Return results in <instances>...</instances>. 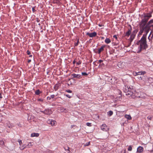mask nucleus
<instances>
[{
	"mask_svg": "<svg viewBox=\"0 0 153 153\" xmlns=\"http://www.w3.org/2000/svg\"><path fill=\"white\" fill-rule=\"evenodd\" d=\"M146 38V35H143L141 39L137 42L140 48V51H141L142 49H146L148 47Z\"/></svg>",
	"mask_w": 153,
	"mask_h": 153,
	"instance_id": "obj_1",
	"label": "nucleus"
},
{
	"mask_svg": "<svg viewBox=\"0 0 153 153\" xmlns=\"http://www.w3.org/2000/svg\"><path fill=\"white\" fill-rule=\"evenodd\" d=\"M139 26L140 29H141L142 30H143L145 33L143 35H146V36L150 29V27L147 23L142 22H140Z\"/></svg>",
	"mask_w": 153,
	"mask_h": 153,
	"instance_id": "obj_2",
	"label": "nucleus"
},
{
	"mask_svg": "<svg viewBox=\"0 0 153 153\" xmlns=\"http://www.w3.org/2000/svg\"><path fill=\"white\" fill-rule=\"evenodd\" d=\"M152 17L151 13H145L142 15V19L140 22L147 23L149 19Z\"/></svg>",
	"mask_w": 153,
	"mask_h": 153,
	"instance_id": "obj_3",
	"label": "nucleus"
},
{
	"mask_svg": "<svg viewBox=\"0 0 153 153\" xmlns=\"http://www.w3.org/2000/svg\"><path fill=\"white\" fill-rule=\"evenodd\" d=\"M47 122L48 124L51 125L52 126H55L56 124V121L51 119L48 120L47 121Z\"/></svg>",
	"mask_w": 153,
	"mask_h": 153,
	"instance_id": "obj_4",
	"label": "nucleus"
},
{
	"mask_svg": "<svg viewBox=\"0 0 153 153\" xmlns=\"http://www.w3.org/2000/svg\"><path fill=\"white\" fill-rule=\"evenodd\" d=\"M41 111L45 114L48 115H50L52 113L51 110L49 109H46L43 111Z\"/></svg>",
	"mask_w": 153,
	"mask_h": 153,
	"instance_id": "obj_5",
	"label": "nucleus"
},
{
	"mask_svg": "<svg viewBox=\"0 0 153 153\" xmlns=\"http://www.w3.org/2000/svg\"><path fill=\"white\" fill-rule=\"evenodd\" d=\"M134 90L133 89L130 90H128V92H127V93L126 94V95H131L132 97L134 98Z\"/></svg>",
	"mask_w": 153,
	"mask_h": 153,
	"instance_id": "obj_6",
	"label": "nucleus"
},
{
	"mask_svg": "<svg viewBox=\"0 0 153 153\" xmlns=\"http://www.w3.org/2000/svg\"><path fill=\"white\" fill-rule=\"evenodd\" d=\"M101 128L104 131H107L109 130V128L105 124H103L101 126Z\"/></svg>",
	"mask_w": 153,
	"mask_h": 153,
	"instance_id": "obj_7",
	"label": "nucleus"
},
{
	"mask_svg": "<svg viewBox=\"0 0 153 153\" xmlns=\"http://www.w3.org/2000/svg\"><path fill=\"white\" fill-rule=\"evenodd\" d=\"M86 34L90 37H93L96 36L97 35V33L96 32H94L91 33L87 32L86 33Z\"/></svg>",
	"mask_w": 153,
	"mask_h": 153,
	"instance_id": "obj_8",
	"label": "nucleus"
},
{
	"mask_svg": "<svg viewBox=\"0 0 153 153\" xmlns=\"http://www.w3.org/2000/svg\"><path fill=\"white\" fill-rule=\"evenodd\" d=\"M132 29V27L130 25V28L128 29V31L126 33L125 36L128 37L131 33Z\"/></svg>",
	"mask_w": 153,
	"mask_h": 153,
	"instance_id": "obj_9",
	"label": "nucleus"
},
{
	"mask_svg": "<svg viewBox=\"0 0 153 153\" xmlns=\"http://www.w3.org/2000/svg\"><path fill=\"white\" fill-rule=\"evenodd\" d=\"M136 34V32L135 31H133V33L131 34L130 37V41H131L134 38Z\"/></svg>",
	"mask_w": 153,
	"mask_h": 153,
	"instance_id": "obj_10",
	"label": "nucleus"
},
{
	"mask_svg": "<svg viewBox=\"0 0 153 153\" xmlns=\"http://www.w3.org/2000/svg\"><path fill=\"white\" fill-rule=\"evenodd\" d=\"M71 76H73V78H76L79 79L81 78V75L79 74H71Z\"/></svg>",
	"mask_w": 153,
	"mask_h": 153,
	"instance_id": "obj_11",
	"label": "nucleus"
},
{
	"mask_svg": "<svg viewBox=\"0 0 153 153\" xmlns=\"http://www.w3.org/2000/svg\"><path fill=\"white\" fill-rule=\"evenodd\" d=\"M143 148L141 146H139L137 148V152L139 153H141L143 152Z\"/></svg>",
	"mask_w": 153,
	"mask_h": 153,
	"instance_id": "obj_12",
	"label": "nucleus"
},
{
	"mask_svg": "<svg viewBox=\"0 0 153 153\" xmlns=\"http://www.w3.org/2000/svg\"><path fill=\"white\" fill-rule=\"evenodd\" d=\"M105 47V45H103L100 48L98 49V54H100L102 51L104 50V49Z\"/></svg>",
	"mask_w": 153,
	"mask_h": 153,
	"instance_id": "obj_13",
	"label": "nucleus"
},
{
	"mask_svg": "<svg viewBox=\"0 0 153 153\" xmlns=\"http://www.w3.org/2000/svg\"><path fill=\"white\" fill-rule=\"evenodd\" d=\"M139 94H140H140L139 93H136L135 92V91H134V96L139 98L142 97Z\"/></svg>",
	"mask_w": 153,
	"mask_h": 153,
	"instance_id": "obj_14",
	"label": "nucleus"
},
{
	"mask_svg": "<svg viewBox=\"0 0 153 153\" xmlns=\"http://www.w3.org/2000/svg\"><path fill=\"white\" fill-rule=\"evenodd\" d=\"M153 23V19H152L150 20L147 23V24L150 27H152V24Z\"/></svg>",
	"mask_w": 153,
	"mask_h": 153,
	"instance_id": "obj_15",
	"label": "nucleus"
},
{
	"mask_svg": "<svg viewBox=\"0 0 153 153\" xmlns=\"http://www.w3.org/2000/svg\"><path fill=\"white\" fill-rule=\"evenodd\" d=\"M123 91L125 92L126 93L129 90V89L128 87H126V86H125L123 88Z\"/></svg>",
	"mask_w": 153,
	"mask_h": 153,
	"instance_id": "obj_16",
	"label": "nucleus"
},
{
	"mask_svg": "<svg viewBox=\"0 0 153 153\" xmlns=\"http://www.w3.org/2000/svg\"><path fill=\"white\" fill-rule=\"evenodd\" d=\"M39 134L38 133H33L31 134V137H38L39 136Z\"/></svg>",
	"mask_w": 153,
	"mask_h": 153,
	"instance_id": "obj_17",
	"label": "nucleus"
},
{
	"mask_svg": "<svg viewBox=\"0 0 153 153\" xmlns=\"http://www.w3.org/2000/svg\"><path fill=\"white\" fill-rule=\"evenodd\" d=\"M60 86L59 84H56L54 87V88L55 91H56L58 89L59 87Z\"/></svg>",
	"mask_w": 153,
	"mask_h": 153,
	"instance_id": "obj_18",
	"label": "nucleus"
},
{
	"mask_svg": "<svg viewBox=\"0 0 153 153\" xmlns=\"http://www.w3.org/2000/svg\"><path fill=\"white\" fill-rule=\"evenodd\" d=\"M128 120H131V117L129 115L126 114L124 116Z\"/></svg>",
	"mask_w": 153,
	"mask_h": 153,
	"instance_id": "obj_19",
	"label": "nucleus"
},
{
	"mask_svg": "<svg viewBox=\"0 0 153 153\" xmlns=\"http://www.w3.org/2000/svg\"><path fill=\"white\" fill-rule=\"evenodd\" d=\"M153 37V33H152V32H151L150 34L148 37V39H149L150 41L152 39V38Z\"/></svg>",
	"mask_w": 153,
	"mask_h": 153,
	"instance_id": "obj_20",
	"label": "nucleus"
},
{
	"mask_svg": "<svg viewBox=\"0 0 153 153\" xmlns=\"http://www.w3.org/2000/svg\"><path fill=\"white\" fill-rule=\"evenodd\" d=\"M146 73V72L145 71H140L138 72V75H144Z\"/></svg>",
	"mask_w": 153,
	"mask_h": 153,
	"instance_id": "obj_21",
	"label": "nucleus"
},
{
	"mask_svg": "<svg viewBox=\"0 0 153 153\" xmlns=\"http://www.w3.org/2000/svg\"><path fill=\"white\" fill-rule=\"evenodd\" d=\"M111 42V40L109 38H107L105 40V42L107 44L110 43Z\"/></svg>",
	"mask_w": 153,
	"mask_h": 153,
	"instance_id": "obj_22",
	"label": "nucleus"
},
{
	"mask_svg": "<svg viewBox=\"0 0 153 153\" xmlns=\"http://www.w3.org/2000/svg\"><path fill=\"white\" fill-rule=\"evenodd\" d=\"M26 148V146L25 145H21L19 147L20 149L22 150H24Z\"/></svg>",
	"mask_w": 153,
	"mask_h": 153,
	"instance_id": "obj_23",
	"label": "nucleus"
},
{
	"mask_svg": "<svg viewBox=\"0 0 153 153\" xmlns=\"http://www.w3.org/2000/svg\"><path fill=\"white\" fill-rule=\"evenodd\" d=\"M147 80H146L145 81V83H148L150 84L151 83V82L149 81V80H150V79H152V78L150 77L148 78H147Z\"/></svg>",
	"mask_w": 153,
	"mask_h": 153,
	"instance_id": "obj_24",
	"label": "nucleus"
},
{
	"mask_svg": "<svg viewBox=\"0 0 153 153\" xmlns=\"http://www.w3.org/2000/svg\"><path fill=\"white\" fill-rule=\"evenodd\" d=\"M33 142H30L27 145V146L28 148H30L33 145Z\"/></svg>",
	"mask_w": 153,
	"mask_h": 153,
	"instance_id": "obj_25",
	"label": "nucleus"
},
{
	"mask_svg": "<svg viewBox=\"0 0 153 153\" xmlns=\"http://www.w3.org/2000/svg\"><path fill=\"white\" fill-rule=\"evenodd\" d=\"M108 114L109 116H111L113 114V112L111 111H109L108 112Z\"/></svg>",
	"mask_w": 153,
	"mask_h": 153,
	"instance_id": "obj_26",
	"label": "nucleus"
},
{
	"mask_svg": "<svg viewBox=\"0 0 153 153\" xmlns=\"http://www.w3.org/2000/svg\"><path fill=\"white\" fill-rule=\"evenodd\" d=\"M41 92H40L39 89H38L36 91L35 93L36 95H39Z\"/></svg>",
	"mask_w": 153,
	"mask_h": 153,
	"instance_id": "obj_27",
	"label": "nucleus"
},
{
	"mask_svg": "<svg viewBox=\"0 0 153 153\" xmlns=\"http://www.w3.org/2000/svg\"><path fill=\"white\" fill-rule=\"evenodd\" d=\"M0 145L1 146H4V142L2 140H0Z\"/></svg>",
	"mask_w": 153,
	"mask_h": 153,
	"instance_id": "obj_28",
	"label": "nucleus"
},
{
	"mask_svg": "<svg viewBox=\"0 0 153 153\" xmlns=\"http://www.w3.org/2000/svg\"><path fill=\"white\" fill-rule=\"evenodd\" d=\"M132 148L131 146H129L128 148V151H131L132 150Z\"/></svg>",
	"mask_w": 153,
	"mask_h": 153,
	"instance_id": "obj_29",
	"label": "nucleus"
},
{
	"mask_svg": "<svg viewBox=\"0 0 153 153\" xmlns=\"http://www.w3.org/2000/svg\"><path fill=\"white\" fill-rule=\"evenodd\" d=\"M18 141L19 142V145L21 146V144L22 143V141L19 139H18Z\"/></svg>",
	"mask_w": 153,
	"mask_h": 153,
	"instance_id": "obj_30",
	"label": "nucleus"
},
{
	"mask_svg": "<svg viewBox=\"0 0 153 153\" xmlns=\"http://www.w3.org/2000/svg\"><path fill=\"white\" fill-rule=\"evenodd\" d=\"M81 64V62L80 61H79L78 62L76 63V65L77 66Z\"/></svg>",
	"mask_w": 153,
	"mask_h": 153,
	"instance_id": "obj_31",
	"label": "nucleus"
},
{
	"mask_svg": "<svg viewBox=\"0 0 153 153\" xmlns=\"http://www.w3.org/2000/svg\"><path fill=\"white\" fill-rule=\"evenodd\" d=\"M90 142H88L86 143L85 144V146H88L90 145Z\"/></svg>",
	"mask_w": 153,
	"mask_h": 153,
	"instance_id": "obj_32",
	"label": "nucleus"
},
{
	"mask_svg": "<svg viewBox=\"0 0 153 153\" xmlns=\"http://www.w3.org/2000/svg\"><path fill=\"white\" fill-rule=\"evenodd\" d=\"M140 30L139 32V34L140 35H141L142 34V33H143V32H144V31L143 30H142L141 29H140Z\"/></svg>",
	"mask_w": 153,
	"mask_h": 153,
	"instance_id": "obj_33",
	"label": "nucleus"
},
{
	"mask_svg": "<svg viewBox=\"0 0 153 153\" xmlns=\"http://www.w3.org/2000/svg\"><path fill=\"white\" fill-rule=\"evenodd\" d=\"M82 74L83 76H87L88 75V74L85 72H82Z\"/></svg>",
	"mask_w": 153,
	"mask_h": 153,
	"instance_id": "obj_34",
	"label": "nucleus"
},
{
	"mask_svg": "<svg viewBox=\"0 0 153 153\" xmlns=\"http://www.w3.org/2000/svg\"><path fill=\"white\" fill-rule=\"evenodd\" d=\"M86 125L87 126H91V123H86Z\"/></svg>",
	"mask_w": 153,
	"mask_h": 153,
	"instance_id": "obj_35",
	"label": "nucleus"
},
{
	"mask_svg": "<svg viewBox=\"0 0 153 153\" xmlns=\"http://www.w3.org/2000/svg\"><path fill=\"white\" fill-rule=\"evenodd\" d=\"M147 118L149 120H151L152 118V117L150 116H149L147 117Z\"/></svg>",
	"mask_w": 153,
	"mask_h": 153,
	"instance_id": "obj_36",
	"label": "nucleus"
},
{
	"mask_svg": "<svg viewBox=\"0 0 153 153\" xmlns=\"http://www.w3.org/2000/svg\"><path fill=\"white\" fill-rule=\"evenodd\" d=\"M79 43V39H78L77 41V42L75 43V46H77L78 45Z\"/></svg>",
	"mask_w": 153,
	"mask_h": 153,
	"instance_id": "obj_37",
	"label": "nucleus"
},
{
	"mask_svg": "<svg viewBox=\"0 0 153 153\" xmlns=\"http://www.w3.org/2000/svg\"><path fill=\"white\" fill-rule=\"evenodd\" d=\"M66 91L69 93H71L72 92V91L70 90H66Z\"/></svg>",
	"mask_w": 153,
	"mask_h": 153,
	"instance_id": "obj_38",
	"label": "nucleus"
},
{
	"mask_svg": "<svg viewBox=\"0 0 153 153\" xmlns=\"http://www.w3.org/2000/svg\"><path fill=\"white\" fill-rule=\"evenodd\" d=\"M65 95L69 98H71V97L69 94H65Z\"/></svg>",
	"mask_w": 153,
	"mask_h": 153,
	"instance_id": "obj_39",
	"label": "nucleus"
},
{
	"mask_svg": "<svg viewBox=\"0 0 153 153\" xmlns=\"http://www.w3.org/2000/svg\"><path fill=\"white\" fill-rule=\"evenodd\" d=\"M133 75L134 76L138 75V72H135V73H133Z\"/></svg>",
	"mask_w": 153,
	"mask_h": 153,
	"instance_id": "obj_40",
	"label": "nucleus"
},
{
	"mask_svg": "<svg viewBox=\"0 0 153 153\" xmlns=\"http://www.w3.org/2000/svg\"><path fill=\"white\" fill-rule=\"evenodd\" d=\"M27 54L28 55H30V52L29 51H27Z\"/></svg>",
	"mask_w": 153,
	"mask_h": 153,
	"instance_id": "obj_41",
	"label": "nucleus"
},
{
	"mask_svg": "<svg viewBox=\"0 0 153 153\" xmlns=\"http://www.w3.org/2000/svg\"><path fill=\"white\" fill-rule=\"evenodd\" d=\"M113 37L115 38L116 39H117V36L116 35H114L113 36Z\"/></svg>",
	"mask_w": 153,
	"mask_h": 153,
	"instance_id": "obj_42",
	"label": "nucleus"
},
{
	"mask_svg": "<svg viewBox=\"0 0 153 153\" xmlns=\"http://www.w3.org/2000/svg\"><path fill=\"white\" fill-rule=\"evenodd\" d=\"M104 65V64L103 63H102V64H100L99 65V67H101L102 66H103Z\"/></svg>",
	"mask_w": 153,
	"mask_h": 153,
	"instance_id": "obj_43",
	"label": "nucleus"
},
{
	"mask_svg": "<svg viewBox=\"0 0 153 153\" xmlns=\"http://www.w3.org/2000/svg\"><path fill=\"white\" fill-rule=\"evenodd\" d=\"M54 97L55 95L53 94L51 96V98H54Z\"/></svg>",
	"mask_w": 153,
	"mask_h": 153,
	"instance_id": "obj_44",
	"label": "nucleus"
},
{
	"mask_svg": "<svg viewBox=\"0 0 153 153\" xmlns=\"http://www.w3.org/2000/svg\"><path fill=\"white\" fill-rule=\"evenodd\" d=\"M47 98L48 100H50L51 99V96L48 97Z\"/></svg>",
	"mask_w": 153,
	"mask_h": 153,
	"instance_id": "obj_45",
	"label": "nucleus"
},
{
	"mask_svg": "<svg viewBox=\"0 0 153 153\" xmlns=\"http://www.w3.org/2000/svg\"><path fill=\"white\" fill-rule=\"evenodd\" d=\"M98 62H99L101 63L102 62H103V61L102 60H99Z\"/></svg>",
	"mask_w": 153,
	"mask_h": 153,
	"instance_id": "obj_46",
	"label": "nucleus"
},
{
	"mask_svg": "<svg viewBox=\"0 0 153 153\" xmlns=\"http://www.w3.org/2000/svg\"><path fill=\"white\" fill-rule=\"evenodd\" d=\"M32 10L33 12H34L36 11L34 7L32 8Z\"/></svg>",
	"mask_w": 153,
	"mask_h": 153,
	"instance_id": "obj_47",
	"label": "nucleus"
},
{
	"mask_svg": "<svg viewBox=\"0 0 153 153\" xmlns=\"http://www.w3.org/2000/svg\"><path fill=\"white\" fill-rule=\"evenodd\" d=\"M38 101H42L43 100H42L41 99H38Z\"/></svg>",
	"mask_w": 153,
	"mask_h": 153,
	"instance_id": "obj_48",
	"label": "nucleus"
},
{
	"mask_svg": "<svg viewBox=\"0 0 153 153\" xmlns=\"http://www.w3.org/2000/svg\"><path fill=\"white\" fill-rule=\"evenodd\" d=\"M138 79L140 80H142V78L141 77H138Z\"/></svg>",
	"mask_w": 153,
	"mask_h": 153,
	"instance_id": "obj_49",
	"label": "nucleus"
},
{
	"mask_svg": "<svg viewBox=\"0 0 153 153\" xmlns=\"http://www.w3.org/2000/svg\"><path fill=\"white\" fill-rule=\"evenodd\" d=\"M31 61V60H30V59H29V60H28V63H29V62H30Z\"/></svg>",
	"mask_w": 153,
	"mask_h": 153,
	"instance_id": "obj_50",
	"label": "nucleus"
},
{
	"mask_svg": "<svg viewBox=\"0 0 153 153\" xmlns=\"http://www.w3.org/2000/svg\"><path fill=\"white\" fill-rule=\"evenodd\" d=\"M2 98V97L1 96V94H0V98Z\"/></svg>",
	"mask_w": 153,
	"mask_h": 153,
	"instance_id": "obj_51",
	"label": "nucleus"
},
{
	"mask_svg": "<svg viewBox=\"0 0 153 153\" xmlns=\"http://www.w3.org/2000/svg\"><path fill=\"white\" fill-rule=\"evenodd\" d=\"M75 63V61L74 60L73 62V64H74Z\"/></svg>",
	"mask_w": 153,
	"mask_h": 153,
	"instance_id": "obj_52",
	"label": "nucleus"
},
{
	"mask_svg": "<svg viewBox=\"0 0 153 153\" xmlns=\"http://www.w3.org/2000/svg\"><path fill=\"white\" fill-rule=\"evenodd\" d=\"M126 150H124V152L123 153H126Z\"/></svg>",
	"mask_w": 153,
	"mask_h": 153,
	"instance_id": "obj_53",
	"label": "nucleus"
},
{
	"mask_svg": "<svg viewBox=\"0 0 153 153\" xmlns=\"http://www.w3.org/2000/svg\"><path fill=\"white\" fill-rule=\"evenodd\" d=\"M74 126V125H73L71 126L72 128H73V126Z\"/></svg>",
	"mask_w": 153,
	"mask_h": 153,
	"instance_id": "obj_54",
	"label": "nucleus"
},
{
	"mask_svg": "<svg viewBox=\"0 0 153 153\" xmlns=\"http://www.w3.org/2000/svg\"><path fill=\"white\" fill-rule=\"evenodd\" d=\"M32 56V55H30L29 56V57H31Z\"/></svg>",
	"mask_w": 153,
	"mask_h": 153,
	"instance_id": "obj_55",
	"label": "nucleus"
},
{
	"mask_svg": "<svg viewBox=\"0 0 153 153\" xmlns=\"http://www.w3.org/2000/svg\"><path fill=\"white\" fill-rule=\"evenodd\" d=\"M68 149H67V150H69V147H68Z\"/></svg>",
	"mask_w": 153,
	"mask_h": 153,
	"instance_id": "obj_56",
	"label": "nucleus"
},
{
	"mask_svg": "<svg viewBox=\"0 0 153 153\" xmlns=\"http://www.w3.org/2000/svg\"><path fill=\"white\" fill-rule=\"evenodd\" d=\"M101 38H102V39H104V38L103 37H102Z\"/></svg>",
	"mask_w": 153,
	"mask_h": 153,
	"instance_id": "obj_57",
	"label": "nucleus"
},
{
	"mask_svg": "<svg viewBox=\"0 0 153 153\" xmlns=\"http://www.w3.org/2000/svg\"><path fill=\"white\" fill-rule=\"evenodd\" d=\"M65 109V110L66 111V109L65 108V109Z\"/></svg>",
	"mask_w": 153,
	"mask_h": 153,
	"instance_id": "obj_58",
	"label": "nucleus"
},
{
	"mask_svg": "<svg viewBox=\"0 0 153 153\" xmlns=\"http://www.w3.org/2000/svg\"><path fill=\"white\" fill-rule=\"evenodd\" d=\"M152 27H153V25H152Z\"/></svg>",
	"mask_w": 153,
	"mask_h": 153,
	"instance_id": "obj_59",
	"label": "nucleus"
}]
</instances>
